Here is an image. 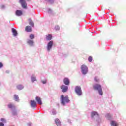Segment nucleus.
I'll return each instance as SVG.
<instances>
[{
	"label": "nucleus",
	"mask_w": 126,
	"mask_h": 126,
	"mask_svg": "<svg viewBox=\"0 0 126 126\" xmlns=\"http://www.w3.org/2000/svg\"><path fill=\"white\" fill-rule=\"evenodd\" d=\"M47 11L49 14H53V10H52V9H51L50 8H48Z\"/></svg>",
	"instance_id": "obj_27"
},
{
	"label": "nucleus",
	"mask_w": 126,
	"mask_h": 126,
	"mask_svg": "<svg viewBox=\"0 0 126 126\" xmlns=\"http://www.w3.org/2000/svg\"><path fill=\"white\" fill-rule=\"evenodd\" d=\"M63 83L65 85L68 86L70 84V80L67 77H65L63 79Z\"/></svg>",
	"instance_id": "obj_11"
},
{
	"label": "nucleus",
	"mask_w": 126,
	"mask_h": 126,
	"mask_svg": "<svg viewBox=\"0 0 126 126\" xmlns=\"http://www.w3.org/2000/svg\"><path fill=\"white\" fill-rule=\"evenodd\" d=\"M95 117L96 118H97V119H99L100 118V115H99V113H98V112L93 111L91 112V118L92 120H95Z\"/></svg>",
	"instance_id": "obj_6"
},
{
	"label": "nucleus",
	"mask_w": 126,
	"mask_h": 126,
	"mask_svg": "<svg viewBox=\"0 0 126 126\" xmlns=\"http://www.w3.org/2000/svg\"><path fill=\"white\" fill-rule=\"evenodd\" d=\"M28 45L30 46V47H33L34 46V41L31 39H28L27 42Z\"/></svg>",
	"instance_id": "obj_18"
},
{
	"label": "nucleus",
	"mask_w": 126,
	"mask_h": 126,
	"mask_svg": "<svg viewBox=\"0 0 126 126\" xmlns=\"http://www.w3.org/2000/svg\"><path fill=\"white\" fill-rule=\"evenodd\" d=\"M52 115H55L57 114V111H56L55 109H52Z\"/></svg>",
	"instance_id": "obj_30"
},
{
	"label": "nucleus",
	"mask_w": 126,
	"mask_h": 126,
	"mask_svg": "<svg viewBox=\"0 0 126 126\" xmlns=\"http://www.w3.org/2000/svg\"><path fill=\"white\" fill-rule=\"evenodd\" d=\"M54 29L56 31H59L60 30V26L59 25L55 26Z\"/></svg>",
	"instance_id": "obj_28"
},
{
	"label": "nucleus",
	"mask_w": 126,
	"mask_h": 126,
	"mask_svg": "<svg viewBox=\"0 0 126 126\" xmlns=\"http://www.w3.org/2000/svg\"><path fill=\"white\" fill-rule=\"evenodd\" d=\"M31 80L32 83H34L37 81V78L36 77V75H35V74H32L31 76Z\"/></svg>",
	"instance_id": "obj_14"
},
{
	"label": "nucleus",
	"mask_w": 126,
	"mask_h": 126,
	"mask_svg": "<svg viewBox=\"0 0 126 126\" xmlns=\"http://www.w3.org/2000/svg\"><path fill=\"white\" fill-rule=\"evenodd\" d=\"M105 118L109 120H112V115L110 114L109 113H107L105 115Z\"/></svg>",
	"instance_id": "obj_22"
},
{
	"label": "nucleus",
	"mask_w": 126,
	"mask_h": 126,
	"mask_svg": "<svg viewBox=\"0 0 126 126\" xmlns=\"http://www.w3.org/2000/svg\"><path fill=\"white\" fill-rule=\"evenodd\" d=\"M16 16H21L23 14V12L21 10H17L15 11Z\"/></svg>",
	"instance_id": "obj_16"
},
{
	"label": "nucleus",
	"mask_w": 126,
	"mask_h": 126,
	"mask_svg": "<svg viewBox=\"0 0 126 126\" xmlns=\"http://www.w3.org/2000/svg\"><path fill=\"white\" fill-rule=\"evenodd\" d=\"M92 57H91V56H89V57H88V61H89V62H92Z\"/></svg>",
	"instance_id": "obj_33"
},
{
	"label": "nucleus",
	"mask_w": 126,
	"mask_h": 126,
	"mask_svg": "<svg viewBox=\"0 0 126 126\" xmlns=\"http://www.w3.org/2000/svg\"><path fill=\"white\" fill-rule=\"evenodd\" d=\"M29 38L31 39V40H33V39H35V35L33 34H31L29 35Z\"/></svg>",
	"instance_id": "obj_24"
},
{
	"label": "nucleus",
	"mask_w": 126,
	"mask_h": 126,
	"mask_svg": "<svg viewBox=\"0 0 126 126\" xmlns=\"http://www.w3.org/2000/svg\"><path fill=\"white\" fill-rule=\"evenodd\" d=\"M14 99L16 102H19V97H18V95L14 94Z\"/></svg>",
	"instance_id": "obj_23"
},
{
	"label": "nucleus",
	"mask_w": 126,
	"mask_h": 126,
	"mask_svg": "<svg viewBox=\"0 0 126 126\" xmlns=\"http://www.w3.org/2000/svg\"><path fill=\"white\" fill-rule=\"evenodd\" d=\"M16 88L18 90H22V89L24 88V86H23V85L19 84L16 86Z\"/></svg>",
	"instance_id": "obj_21"
},
{
	"label": "nucleus",
	"mask_w": 126,
	"mask_h": 126,
	"mask_svg": "<svg viewBox=\"0 0 126 126\" xmlns=\"http://www.w3.org/2000/svg\"><path fill=\"white\" fill-rule=\"evenodd\" d=\"M0 8H1V9H5V5H1L0 6Z\"/></svg>",
	"instance_id": "obj_34"
},
{
	"label": "nucleus",
	"mask_w": 126,
	"mask_h": 126,
	"mask_svg": "<svg viewBox=\"0 0 126 126\" xmlns=\"http://www.w3.org/2000/svg\"><path fill=\"white\" fill-rule=\"evenodd\" d=\"M25 31H26L27 33H30V32H32L33 31V28H32V27L30 26H27L25 27Z\"/></svg>",
	"instance_id": "obj_12"
},
{
	"label": "nucleus",
	"mask_w": 126,
	"mask_h": 126,
	"mask_svg": "<svg viewBox=\"0 0 126 126\" xmlns=\"http://www.w3.org/2000/svg\"><path fill=\"white\" fill-rule=\"evenodd\" d=\"M46 39L47 41H51L53 39V35L51 34H47L46 36Z\"/></svg>",
	"instance_id": "obj_19"
},
{
	"label": "nucleus",
	"mask_w": 126,
	"mask_h": 126,
	"mask_svg": "<svg viewBox=\"0 0 126 126\" xmlns=\"http://www.w3.org/2000/svg\"><path fill=\"white\" fill-rule=\"evenodd\" d=\"M30 106L32 108H37V103L35 100H31Z\"/></svg>",
	"instance_id": "obj_13"
},
{
	"label": "nucleus",
	"mask_w": 126,
	"mask_h": 126,
	"mask_svg": "<svg viewBox=\"0 0 126 126\" xmlns=\"http://www.w3.org/2000/svg\"><path fill=\"white\" fill-rule=\"evenodd\" d=\"M60 88L62 90V92H63V93H65V92H67V90H68V86H66L65 85H61Z\"/></svg>",
	"instance_id": "obj_9"
},
{
	"label": "nucleus",
	"mask_w": 126,
	"mask_h": 126,
	"mask_svg": "<svg viewBox=\"0 0 126 126\" xmlns=\"http://www.w3.org/2000/svg\"><path fill=\"white\" fill-rule=\"evenodd\" d=\"M35 100L37 104H39V105H42V104H43V102H42V99H41V97H40L39 96H36L35 97Z\"/></svg>",
	"instance_id": "obj_17"
},
{
	"label": "nucleus",
	"mask_w": 126,
	"mask_h": 126,
	"mask_svg": "<svg viewBox=\"0 0 126 126\" xmlns=\"http://www.w3.org/2000/svg\"><path fill=\"white\" fill-rule=\"evenodd\" d=\"M111 126H118V125H117V123H116V122L114 121H112L111 122Z\"/></svg>",
	"instance_id": "obj_26"
},
{
	"label": "nucleus",
	"mask_w": 126,
	"mask_h": 126,
	"mask_svg": "<svg viewBox=\"0 0 126 126\" xmlns=\"http://www.w3.org/2000/svg\"><path fill=\"white\" fill-rule=\"evenodd\" d=\"M54 45V41L53 40L50 41L47 45V52H50L51 50H52V48H53V46Z\"/></svg>",
	"instance_id": "obj_7"
},
{
	"label": "nucleus",
	"mask_w": 126,
	"mask_h": 126,
	"mask_svg": "<svg viewBox=\"0 0 126 126\" xmlns=\"http://www.w3.org/2000/svg\"><path fill=\"white\" fill-rule=\"evenodd\" d=\"M3 67V63H2V62H0V69L2 68Z\"/></svg>",
	"instance_id": "obj_32"
},
{
	"label": "nucleus",
	"mask_w": 126,
	"mask_h": 126,
	"mask_svg": "<svg viewBox=\"0 0 126 126\" xmlns=\"http://www.w3.org/2000/svg\"><path fill=\"white\" fill-rule=\"evenodd\" d=\"M0 121L1 122H5V119L4 118H1Z\"/></svg>",
	"instance_id": "obj_37"
},
{
	"label": "nucleus",
	"mask_w": 126,
	"mask_h": 126,
	"mask_svg": "<svg viewBox=\"0 0 126 126\" xmlns=\"http://www.w3.org/2000/svg\"><path fill=\"white\" fill-rule=\"evenodd\" d=\"M0 126H4V123L3 122H0Z\"/></svg>",
	"instance_id": "obj_36"
},
{
	"label": "nucleus",
	"mask_w": 126,
	"mask_h": 126,
	"mask_svg": "<svg viewBox=\"0 0 126 126\" xmlns=\"http://www.w3.org/2000/svg\"><path fill=\"white\" fill-rule=\"evenodd\" d=\"M54 122L56 126H62V123L61 122V120H60L59 118H55L54 120Z\"/></svg>",
	"instance_id": "obj_15"
},
{
	"label": "nucleus",
	"mask_w": 126,
	"mask_h": 126,
	"mask_svg": "<svg viewBox=\"0 0 126 126\" xmlns=\"http://www.w3.org/2000/svg\"><path fill=\"white\" fill-rule=\"evenodd\" d=\"M27 125L29 126H32V123L31 122L28 123H27Z\"/></svg>",
	"instance_id": "obj_35"
},
{
	"label": "nucleus",
	"mask_w": 126,
	"mask_h": 126,
	"mask_svg": "<svg viewBox=\"0 0 126 126\" xmlns=\"http://www.w3.org/2000/svg\"><path fill=\"white\" fill-rule=\"evenodd\" d=\"M60 102L62 106H65L66 104H68L70 102V100L67 95L64 96L62 94L60 97Z\"/></svg>",
	"instance_id": "obj_1"
},
{
	"label": "nucleus",
	"mask_w": 126,
	"mask_h": 126,
	"mask_svg": "<svg viewBox=\"0 0 126 126\" xmlns=\"http://www.w3.org/2000/svg\"><path fill=\"white\" fill-rule=\"evenodd\" d=\"M68 122L69 123V124H71V120L70 119H68Z\"/></svg>",
	"instance_id": "obj_38"
},
{
	"label": "nucleus",
	"mask_w": 126,
	"mask_h": 126,
	"mask_svg": "<svg viewBox=\"0 0 126 126\" xmlns=\"http://www.w3.org/2000/svg\"><path fill=\"white\" fill-rule=\"evenodd\" d=\"M45 1H48V2H50L51 4H53L54 2H55V0H45Z\"/></svg>",
	"instance_id": "obj_29"
},
{
	"label": "nucleus",
	"mask_w": 126,
	"mask_h": 126,
	"mask_svg": "<svg viewBox=\"0 0 126 126\" xmlns=\"http://www.w3.org/2000/svg\"><path fill=\"white\" fill-rule=\"evenodd\" d=\"M75 93L78 97H81L83 95L82 90L81 89V87L79 86H76L75 87Z\"/></svg>",
	"instance_id": "obj_4"
},
{
	"label": "nucleus",
	"mask_w": 126,
	"mask_h": 126,
	"mask_svg": "<svg viewBox=\"0 0 126 126\" xmlns=\"http://www.w3.org/2000/svg\"><path fill=\"white\" fill-rule=\"evenodd\" d=\"M64 57H66V56H67V55H64Z\"/></svg>",
	"instance_id": "obj_40"
},
{
	"label": "nucleus",
	"mask_w": 126,
	"mask_h": 126,
	"mask_svg": "<svg viewBox=\"0 0 126 126\" xmlns=\"http://www.w3.org/2000/svg\"><path fill=\"white\" fill-rule=\"evenodd\" d=\"M81 73L83 75H86L88 73V67L85 64L81 66Z\"/></svg>",
	"instance_id": "obj_5"
},
{
	"label": "nucleus",
	"mask_w": 126,
	"mask_h": 126,
	"mask_svg": "<svg viewBox=\"0 0 126 126\" xmlns=\"http://www.w3.org/2000/svg\"><path fill=\"white\" fill-rule=\"evenodd\" d=\"M29 23L30 26H32V27H34L35 26V24H34V22L31 20V19H29Z\"/></svg>",
	"instance_id": "obj_20"
},
{
	"label": "nucleus",
	"mask_w": 126,
	"mask_h": 126,
	"mask_svg": "<svg viewBox=\"0 0 126 126\" xmlns=\"http://www.w3.org/2000/svg\"><path fill=\"white\" fill-rule=\"evenodd\" d=\"M41 82L43 84H46L47 83V79H45V80H42L41 81Z\"/></svg>",
	"instance_id": "obj_31"
},
{
	"label": "nucleus",
	"mask_w": 126,
	"mask_h": 126,
	"mask_svg": "<svg viewBox=\"0 0 126 126\" xmlns=\"http://www.w3.org/2000/svg\"><path fill=\"white\" fill-rule=\"evenodd\" d=\"M19 2L24 9H27V3H26V1L25 0H19Z\"/></svg>",
	"instance_id": "obj_8"
},
{
	"label": "nucleus",
	"mask_w": 126,
	"mask_h": 126,
	"mask_svg": "<svg viewBox=\"0 0 126 126\" xmlns=\"http://www.w3.org/2000/svg\"><path fill=\"white\" fill-rule=\"evenodd\" d=\"M96 121H98V119H96Z\"/></svg>",
	"instance_id": "obj_41"
},
{
	"label": "nucleus",
	"mask_w": 126,
	"mask_h": 126,
	"mask_svg": "<svg viewBox=\"0 0 126 126\" xmlns=\"http://www.w3.org/2000/svg\"><path fill=\"white\" fill-rule=\"evenodd\" d=\"M5 72L7 73V74H9V72H10V71L9 70H6V71H5Z\"/></svg>",
	"instance_id": "obj_39"
},
{
	"label": "nucleus",
	"mask_w": 126,
	"mask_h": 126,
	"mask_svg": "<svg viewBox=\"0 0 126 126\" xmlns=\"http://www.w3.org/2000/svg\"><path fill=\"white\" fill-rule=\"evenodd\" d=\"M94 81L95 82H97V83H99V82H100V79H99V77H94Z\"/></svg>",
	"instance_id": "obj_25"
},
{
	"label": "nucleus",
	"mask_w": 126,
	"mask_h": 126,
	"mask_svg": "<svg viewBox=\"0 0 126 126\" xmlns=\"http://www.w3.org/2000/svg\"><path fill=\"white\" fill-rule=\"evenodd\" d=\"M93 88L94 90L97 91L100 96H103V89H102V85L100 84H95L93 86Z\"/></svg>",
	"instance_id": "obj_2"
},
{
	"label": "nucleus",
	"mask_w": 126,
	"mask_h": 126,
	"mask_svg": "<svg viewBox=\"0 0 126 126\" xmlns=\"http://www.w3.org/2000/svg\"><path fill=\"white\" fill-rule=\"evenodd\" d=\"M11 32L13 37H17V36H18V32H17V30L15 29V28H12Z\"/></svg>",
	"instance_id": "obj_10"
},
{
	"label": "nucleus",
	"mask_w": 126,
	"mask_h": 126,
	"mask_svg": "<svg viewBox=\"0 0 126 126\" xmlns=\"http://www.w3.org/2000/svg\"><path fill=\"white\" fill-rule=\"evenodd\" d=\"M7 107L12 111V114L13 116H17V110L15 106L11 103L8 104Z\"/></svg>",
	"instance_id": "obj_3"
}]
</instances>
